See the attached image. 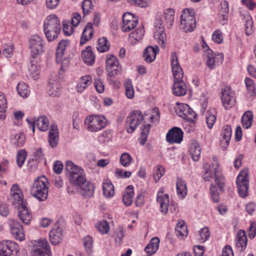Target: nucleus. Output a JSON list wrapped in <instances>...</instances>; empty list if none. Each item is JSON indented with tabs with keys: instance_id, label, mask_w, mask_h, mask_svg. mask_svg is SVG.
<instances>
[{
	"instance_id": "nucleus-1",
	"label": "nucleus",
	"mask_w": 256,
	"mask_h": 256,
	"mask_svg": "<svg viewBox=\"0 0 256 256\" xmlns=\"http://www.w3.org/2000/svg\"><path fill=\"white\" fill-rule=\"evenodd\" d=\"M44 31L48 42H52L58 38L61 31V24L57 16L50 14L46 18L44 24Z\"/></svg>"
},
{
	"instance_id": "nucleus-2",
	"label": "nucleus",
	"mask_w": 256,
	"mask_h": 256,
	"mask_svg": "<svg viewBox=\"0 0 256 256\" xmlns=\"http://www.w3.org/2000/svg\"><path fill=\"white\" fill-rule=\"evenodd\" d=\"M48 182L44 176L36 178L30 190L32 195L39 201H44L48 198Z\"/></svg>"
},
{
	"instance_id": "nucleus-3",
	"label": "nucleus",
	"mask_w": 256,
	"mask_h": 256,
	"mask_svg": "<svg viewBox=\"0 0 256 256\" xmlns=\"http://www.w3.org/2000/svg\"><path fill=\"white\" fill-rule=\"evenodd\" d=\"M194 11L192 8L183 10L181 16L180 28L184 32H191L196 26Z\"/></svg>"
},
{
	"instance_id": "nucleus-4",
	"label": "nucleus",
	"mask_w": 256,
	"mask_h": 256,
	"mask_svg": "<svg viewBox=\"0 0 256 256\" xmlns=\"http://www.w3.org/2000/svg\"><path fill=\"white\" fill-rule=\"evenodd\" d=\"M84 124L88 131L96 132L106 126V120L102 115H90L85 118Z\"/></svg>"
},
{
	"instance_id": "nucleus-5",
	"label": "nucleus",
	"mask_w": 256,
	"mask_h": 256,
	"mask_svg": "<svg viewBox=\"0 0 256 256\" xmlns=\"http://www.w3.org/2000/svg\"><path fill=\"white\" fill-rule=\"evenodd\" d=\"M28 45L32 58H36L44 52V40L38 34L30 36L28 40Z\"/></svg>"
},
{
	"instance_id": "nucleus-6",
	"label": "nucleus",
	"mask_w": 256,
	"mask_h": 256,
	"mask_svg": "<svg viewBox=\"0 0 256 256\" xmlns=\"http://www.w3.org/2000/svg\"><path fill=\"white\" fill-rule=\"evenodd\" d=\"M174 11L172 8H168L163 13L158 12L156 16V26H160L164 27L166 26L170 28L174 20Z\"/></svg>"
},
{
	"instance_id": "nucleus-7",
	"label": "nucleus",
	"mask_w": 256,
	"mask_h": 256,
	"mask_svg": "<svg viewBox=\"0 0 256 256\" xmlns=\"http://www.w3.org/2000/svg\"><path fill=\"white\" fill-rule=\"evenodd\" d=\"M236 184L240 196L242 198L247 196L248 190V168L240 171L237 177Z\"/></svg>"
},
{
	"instance_id": "nucleus-8",
	"label": "nucleus",
	"mask_w": 256,
	"mask_h": 256,
	"mask_svg": "<svg viewBox=\"0 0 256 256\" xmlns=\"http://www.w3.org/2000/svg\"><path fill=\"white\" fill-rule=\"evenodd\" d=\"M144 116L139 110L133 111L126 118V130L128 133L133 132L138 126L144 120Z\"/></svg>"
},
{
	"instance_id": "nucleus-9",
	"label": "nucleus",
	"mask_w": 256,
	"mask_h": 256,
	"mask_svg": "<svg viewBox=\"0 0 256 256\" xmlns=\"http://www.w3.org/2000/svg\"><path fill=\"white\" fill-rule=\"evenodd\" d=\"M31 254L32 256H51V251L48 243L45 239L36 241L33 245Z\"/></svg>"
},
{
	"instance_id": "nucleus-10",
	"label": "nucleus",
	"mask_w": 256,
	"mask_h": 256,
	"mask_svg": "<svg viewBox=\"0 0 256 256\" xmlns=\"http://www.w3.org/2000/svg\"><path fill=\"white\" fill-rule=\"evenodd\" d=\"M106 69L108 72V76L113 78L120 74L122 68L117 58L112 54L106 56Z\"/></svg>"
},
{
	"instance_id": "nucleus-11",
	"label": "nucleus",
	"mask_w": 256,
	"mask_h": 256,
	"mask_svg": "<svg viewBox=\"0 0 256 256\" xmlns=\"http://www.w3.org/2000/svg\"><path fill=\"white\" fill-rule=\"evenodd\" d=\"M10 192V196L8 200L14 208H18L23 204H26L24 201L22 192L18 184L12 185Z\"/></svg>"
},
{
	"instance_id": "nucleus-12",
	"label": "nucleus",
	"mask_w": 256,
	"mask_h": 256,
	"mask_svg": "<svg viewBox=\"0 0 256 256\" xmlns=\"http://www.w3.org/2000/svg\"><path fill=\"white\" fill-rule=\"evenodd\" d=\"M19 250L14 242H5L0 244V256H18Z\"/></svg>"
},
{
	"instance_id": "nucleus-13",
	"label": "nucleus",
	"mask_w": 256,
	"mask_h": 256,
	"mask_svg": "<svg viewBox=\"0 0 256 256\" xmlns=\"http://www.w3.org/2000/svg\"><path fill=\"white\" fill-rule=\"evenodd\" d=\"M206 64L208 68L212 70L216 65L221 64L224 60L222 54H214L210 49H208L204 54Z\"/></svg>"
},
{
	"instance_id": "nucleus-14",
	"label": "nucleus",
	"mask_w": 256,
	"mask_h": 256,
	"mask_svg": "<svg viewBox=\"0 0 256 256\" xmlns=\"http://www.w3.org/2000/svg\"><path fill=\"white\" fill-rule=\"evenodd\" d=\"M221 99L223 106L226 109H228L234 106L236 99L234 92L227 86L222 89Z\"/></svg>"
},
{
	"instance_id": "nucleus-15",
	"label": "nucleus",
	"mask_w": 256,
	"mask_h": 256,
	"mask_svg": "<svg viewBox=\"0 0 256 256\" xmlns=\"http://www.w3.org/2000/svg\"><path fill=\"white\" fill-rule=\"evenodd\" d=\"M138 23V18L129 12L125 13L122 16L121 29L122 32H128L134 28Z\"/></svg>"
},
{
	"instance_id": "nucleus-16",
	"label": "nucleus",
	"mask_w": 256,
	"mask_h": 256,
	"mask_svg": "<svg viewBox=\"0 0 256 256\" xmlns=\"http://www.w3.org/2000/svg\"><path fill=\"white\" fill-rule=\"evenodd\" d=\"M180 117L188 122H193L196 118V114L187 104H182L176 110Z\"/></svg>"
},
{
	"instance_id": "nucleus-17",
	"label": "nucleus",
	"mask_w": 256,
	"mask_h": 256,
	"mask_svg": "<svg viewBox=\"0 0 256 256\" xmlns=\"http://www.w3.org/2000/svg\"><path fill=\"white\" fill-rule=\"evenodd\" d=\"M171 64L174 81L183 80L184 72L178 64V57L176 52H173L171 56Z\"/></svg>"
},
{
	"instance_id": "nucleus-18",
	"label": "nucleus",
	"mask_w": 256,
	"mask_h": 256,
	"mask_svg": "<svg viewBox=\"0 0 256 256\" xmlns=\"http://www.w3.org/2000/svg\"><path fill=\"white\" fill-rule=\"evenodd\" d=\"M157 202L160 204L161 212L164 215L168 212L169 206V196L164 194V189L162 188L157 194Z\"/></svg>"
},
{
	"instance_id": "nucleus-19",
	"label": "nucleus",
	"mask_w": 256,
	"mask_h": 256,
	"mask_svg": "<svg viewBox=\"0 0 256 256\" xmlns=\"http://www.w3.org/2000/svg\"><path fill=\"white\" fill-rule=\"evenodd\" d=\"M183 138L182 130L178 127L170 129L166 134V140L170 144L180 143Z\"/></svg>"
},
{
	"instance_id": "nucleus-20",
	"label": "nucleus",
	"mask_w": 256,
	"mask_h": 256,
	"mask_svg": "<svg viewBox=\"0 0 256 256\" xmlns=\"http://www.w3.org/2000/svg\"><path fill=\"white\" fill-rule=\"evenodd\" d=\"M12 234L15 238L22 241L24 239L25 236L22 225L16 220H12L10 222Z\"/></svg>"
},
{
	"instance_id": "nucleus-21",
	"label": "nucleus",
	"mask_w": 256,
	"mask_h": 256,
	"mask_svg": "<svg viewBox=\"0 0 256 256\" xmlns=\"http://www.w3.org/2000/svg\"><path fill=\"white\" fill-rule=\"evenodd\" d=\"M59 226L60 224L57 222L50 232V240L54 245L60 243L62 239V230Z\"/></svg>"
},
{
	"instance_id": "nucleus-22",
	"label": "nucleus",
	"mask_w": 256,
	"mask_h": 256,
	"mask_svg": "<svg viewBox=\"0 0 256 256\" xmlns=\"http://www.w3.org/2000/svg\"><path fill=\"white\" fill-rule=\"evenodd\" d=\"M26 120L28 124H30L33 132L34 131L35 125H36L38 129L41 131H46L49 126V121L45 116H40L34 122H30L28 118Z\"/></svg>"
},
{
	"instance_id": "nucleus-23",
	"label": "nucleus",
	"mask_w": 256,
	"mask_h": 256,
	"mask_svg": "<svg viewBox=\"0 0 256 256\" xmlns=\"http://www.w3.org/2000/svg\"><path fill=\"white\" fill-rule=\"evenodd\" d=\"M48 140L50 146L55 148L57 146L59 140V132L56 125L52 124L48 132Z\"/></svg>"
},
{
	"instance_id": "nucleus-24",
	"label": "nucleus",
	"mask_w": 256,
	"mask_h": 256,
	"mask_svg": "<svg viewBox=\"0 0 256 256\" xmlns=\"http://www.w3.org/2000/svg\"><path fill=\"white\" fill-rule=\"evenodd\" d=\"M158 51L159 48L158 46H148L146 47L144 49L143 53L144 60L148 63L154 61Z\"/></svg>"
},
{
	"instance_id": "nucleus-25",
	"label": "nucleus",
	"mask_w": 256,
	"mask_h": 256,
	"mask_svg": "<svg viewBox=\"0 0 256 256\" xmlns=\"http://www.w3.org/2000/svg\"><path fill=\"white\" fill-rule=\"evenodd\" d=\"M92 83V76L87 74L81 76L78 80L76 87V90L78 93L83 92Z\"/></svg>"
},
{
	"instance_id": "nucleus-26",
	"label": "nucleus",
	"mask_w": 256,
	"mask_h": 256,
	"mask_svg": "<svg viewBox=\"0 0 256 256\" xmlns=\"http://www.w3.org/2000/svg\"><path fill=\"white\" fill-rule=\"evenodd\" d=\"M187 92V86L183 80L174 81L172 86L173 94L178 96H184Z\"/></svg>"
},
{
	"instance_id": "nucleus-27",
	"label": "nucleus",
	"mask_w": 256,
	"mask_h": 256,
	"mask_svg": "<svg viewBox=\"0 0 256 256\" xmlns=\"http://www.w3.org/2000/svg\"><path fill=\"white\" fill-rule=\"evenodd\" d=\"M65 170L66 171V174L68 180L84 170L80 167L75 165L70 160L66 162Z\"/></svg>"
},
{
	"instance_id": "nucleus-28",
	"label": "nucleus",
	"mask_w": 256,
	"mask_h": 256,
	"mask_svg": "<svg viewBox=\"0 0 256 256\" xmlns=\"http://www.w3.org/2000/svg\"><path fill=\"white\" fill-rule=\"evenodd\" d=\"M158 28L156 29L154 34L155 40L158 44L163 48L166 46V36L164 32V27L158 26Z\"/></svg>"
},
{
	"instance_id": "nucleus-29",
	"label": "nucleus",
	"mask_w": 256,
	"mask_h": 256,
	"mask_svg": "<svg viewBox=\"0 0 256 256\" xmlns=\"http://www.w3.org/2000/svg\"><path fill=\"white\" fill-rule=\"evenodd\" d=\"M232 134V130L230 126L226 125L223 127L221 136L222 138L220 140L221 146L224 148L228 146Z\"/></svg>"
},
{
	"instance_id": "nucleus-30",
	"label": "nucleus",
	"mask_w": 256,
	"mask_h": 256,
	"mask_svg": "<svg viewBox=\"0 0 256 256\" xmlns=\"http://www.w3.org/2000/svg\"><path fill=\"white\" fill-rule=\"evenodd\" d=\"M18 210V216L22 222L24 224H28L32 219V214L28 208L26 204H23Z\"/></svg>"
},
{
	"instance_id": "nucleus-31",
	"label": "nucleus",
	"mask_w": 256,
	"mask_h": 256,
	"mask_svg": "<svg viewBox=\"0 0 256 256\" xmlns=\"http://www.w3.org/2000/svg\"><path fill=\"white\" fill-rule=\"evenodd\" d=\"M82 58L84 63L88 65H92L95 61V55L92 52L91 46H87L82 52Z\"/></svg>"
},
{
	"instance_id": "nucleus-32",
	"label": "nucleus",
	"mask_w": 256,
	"mask_h": 256,
	"mask_svg": "<svg viewBox=\"0 0 256 256\" xmlns=\"http://www.w3.org/2000/svg\"><path fill=\"white\" fill-rule=\"evenodd\" d=\"M80 187L81 188L80 192L83 196L89 198L93 196L94 187L92 183L86 181Z\"/></svg>"
},
{
	"instance_id": "nucleus-33",
	"label": "nucleus",
	"mask_w": 256,
	"mask_h": 256,
	"mask_svg": "<svg viewBox=\"0 0 256 256\" xmlns=\"http://www.w3.org/2000/svg\"><path fill=\"white\" fill-rule=\"evenodd\" d=\"M247 244V238L245 231L240 230L238 233L236 241V246L240 251L244 250Z\"/></svg>"
},
{
	"instance_id": "nucleus-34",
	"label": "nucleus",
	"mask_w": 256,
	"mask_h": 256,
	"mask_svg": "<svg viewBox=\"0 0 256 256\" xmlns=\"http://www.w3.org/2000/svg\"><path fill=\"white\" fill-rule=\"evenodd\" d=\"M144 30L142 26L136 28L129 35V40L132 44H136L137 42L142 40L144 36Z\"/></svg>"
},
{
	"instance_id": "nucleus-35",
	"label": "nucleus",
	"mask_w": 256,
	"mask_h": 256,
	"mask_svg": "<svg viewBox=\"0 0 256 256\" xmlns=\"http://www.w3.org/2000/svg\"><path fill=\"white\" fill-rule=\"evenodd\" d=\"M160 240L157 237L153 238L144 248V251L149 255L156 252L159 246Z\"/></svg>"
},
{
	"instance_id": "nucleus-36",
	"label": "nucleus",
	"mask_w": 256,
	"mask_h": 256,
	"mask_svg": "<svg viewBox=\"0 0 256 256\" xmlns=\"http://www.w3.org/2000/svg\"><path fill=\"white\" fill-rule=\"evenodd\" d=\"M134 196V190L132 186H128L125 190V192L122 196V200L126 206H130L133 202Z\"/></svg>"
},
{
	"instance_id": "nucleus-37",
	"label": "nucleus",
	"mask_w": 256,
	"mask_h": 256,
	"mask_svg": "<svg viewBox=\"0 0 256 256\" xmlns=\"http://www.w3.org/2000/svg\"><path fill=\"white\" fill-rule=\"evenodd\" d=\"M68 40H62L58 42L56 51V62H60L62 61L66 47L68 45Z\"/></svg>"
},
{
	"instance_id": "nucleus-38",
	"label": "nucleus",
	"mask_w": 256,
	"mask_h": 256,
	"mask_svg": "<svg viewBox=\"0 0 256 256\" xmlns=\"http://www.w3.org/2000/svg\"><path fill=\"white\" fill-rule=\"evenodd\" d=\"M93 35L92 26L90 23H88L86 26L83 30L81 36L80 44L82 45L90 40Z\"/></svg>"
},
{
	"instance_id": "nucleus-39",
	"label": "nucleus",
	"mask_w": 256,
	"mask_h": 256,
	"mask_svg": "<svg viewBox=\"0 0 256 256\" xmlns=\"http://www.w3.org/2000/svg\"><path fill=\"white\" fill-rule=\"evenodd\" d=\"M190 152L192 158L194 161H197L199 160L201 153V148L197 141L194 140L192 143Z\"/></svg>"
},
{
	"instance_id": "nucleus-40",
	"label": "nucleus",
	"mask_w": 256,
	"mask_h": 256,
	"mask_svg": "<svg viewBox=\"0 0 256 256\" xmlns=\"http://www.w3.org/2000/svg\"><path fill=\"white\" fill-rule=\"evenodd\" d=\"M176 186L178 194L182 198H184L187 194V187L186 182L181 178H178Z\"/></svg>"
},
{
	"instance_id": "nucleus-41",
	"label": "nucleus",
	"mask_w": 256,
	"mask_h": 256,
	"mask_svg": "<svg viewBox=\"0 0 256 256\" xmlns=\"http://www.w3.org/2000/svg\"><path fill=\"white\" fill-rule=\"evenodd\" d=\"M69 180L72 184L79 186H80L84 182L87 181L86 180V174L84 170L80 173H78L74 176L70 178Z\"/></svg>"
},
{
	"instance_id": "nucleus-42",
	"label": "nucleus",
	"mask_w": 256,
	"mask_h": 256,
	"mask_svg": "<svg viewBox=\"0 0 256 256\" xmlns=\"http://www.w3.org/2000/svg\"><path fill=\"white\" fill-rule=\"evenodd\" d=\"M25 136L22 132H20L12 136L11 141L16 147L22 146L25 142Z\"/></svg>"
},
{
	"instance_id": "nucleus-43",
	"label": "nucleus",
	"mask_w": 256,
	"mask_h": 256,
	"mask_svg": "<svg viewBox=\"0 0 256 256\" xmlns=\"http://www.w3.org/2000/svg\"><path fill=\"white\" fill-rule=\"evenodd\" d=\"M252 113L250 110H248L243 114L242 122L244 128H248L251 126L252 123Z\"/></svg>"
},
{
	"instance_id": "nucleus-44",
	"label": "nucleus",
	"mask_w": 256,
	"mask_h": 256,
	"mask_svg": "<svg viewBox=\"0 0 256 256\" xmlns=\"http://www.w3.org/2000/svg\"><path fill=\"white\" fill-rule=\"evenodd\" d=\"M102 190L104 194L108 198L112 197L114 193V186L109 181L106 180L103 184Z\"/></svg>"
},
{
	"instance_id": "nucleus-45",
	"label": "nucleus",
	"mask_w": 256,
	"mask_h": 256,
	"mask_svg": "<svg viewBox=\"0 0 256 256\" xmlns=\"http://www.w3.org/2000/svg\"><path fill=\"white\" fill-rule=\"evenodd\" d=\"M213 161L214 162L212 164V166L214 167V169L215 182L216 184L218 186L220 190H222L224 186L223 178L222 177L218 178L216 174V169L217 168L218 166V162L217 161L216 158L213 157Z\"/></svg>"
},
{
	"instance_id": "nucleus-46",
	"label": "nucleus",
	"mask_w": 256,
	"mask_h": 256,
	"mask_svg": "<svg viewBox=\"0 0 256 256\" xmlns=\"http://www.w3.org/2000/svg\"><path fill=\"white\" fill-rule=\"evenodd\" d=\"M16 89L18 94L22 98H26L30 92L28 86L24 82H19Z\"/></svg>"
},
{
	"instance_id": "nucleus-47",
	"label": "nucleus",
	"mask_w": 256,
	"mask_h": 256,
	"mask_svg": "<svg viewBox=\"0 0 256 256\" xmlns=\"http://www.w3.org/2000/svg\"><path fill=\"white\" fill-rule=\"evenodd\" d=\"M110 44L107 39L104 38H100L98 40V44L97 45V50L102 52H107L110 48Z\"/></svg>"
},
{
	"instance_id": "nucleus-48",
	"label": "nucleus",
	"mask_w": 256,
	"mask_h": 256,
	"mask_svg": "<svg viewBox=\"0 0 256 256\" xmlns=\"http://www.w3.org/2000/svg\"><path fill=\"white\" fill-rule=\"evenodd\" d=\"M176 232L177 236H184L187 235V226L184 220L180 221L177 224Z\"/></svg>"
},
{
	"instance_id": "nucleus-49",
	"label": "nucleus",
	"mask_w": 256,
	"mask_h": 256,
	"mask_svg": "<svg viewBox=\"0 0 256 256\" xmlns=\"http://www.w3.org/2000/svg\"><path fill=\"white\" fill-rule=\"evenodd\" d=\"M7 108V101L3 94H0V120H4L6 118L5 112Z\"/></svg>"
},
{
	"instance_id": "nucleus-50",
	"label": "nucleus",
	"mask_w": 256,
	"mask_h": 256,
	"mask_svg": "<svg viewBox=\"0 0 256 256\" xmlns=\"http://www.w3.org/2000/svg\"><path fill=\"white\" fill-rule=\"evenodd\" d=\"M58 86V84L56 82H50L48 86V94L52 96H58L60 94V89Z\"/></svg>"
},
{
	"instance_id": "nucleus-51",
	"label": "nucleus",
	"mask_w": 256,
	"mask_h": 256,
	"mask_svg": "<svg viewBox=\"0 0 256 256\" xmlns=\"http://www.w3.org/2000/svg\"><path fill=\"white\" fill-rule=\"evenodd\" d=\"M126 95L128 98H132L134 96V90L132 82L130 80H126L124 82Z\"/></svg>"
},
{
	"instance_id": "nucleus-52",
	"label": "nucleus",
	"mask_w": 256,
	"mask_h": 256,
	"mask_svg": "<svg viewBox=\"0 0 256 256\" xmlns=\"http://www.w3.org/2000/svg\"><path fill=\"white\" fill-rule=\"evenodd\" d=\"M220 5L221 10L220 11V14L222 17V20H226L228 18V13L229 12L228 2L226 0H224L221 2Z\"/></svg>"
},
{
	"instance_id": "nucleus-53",
	"label": "nucleus",
	"mask_w": 256,
	"mask_h": 256,
	"mask_svg": "<svg viewBox=\"0 0 256 256\" xmlns=\"http://www.w3.org/2000/svg\"><path fill=\"white\" fill-rule=\"evenodd\" d=\"M245 84L250 96H254L256 92L254 81L250 78H246L245 80Z\"/></svg>"
},
{
	"instance_id": "nucleus-54",
	"label": "nucleus",
	"mask_w": 256,
	"mask_h": 256,
	"mask_svg": "<svg viewBox=\"0 0 256 256\" xmlns=\"http://www.w3.org/2000/svg\"><path fill=\"white\" fill-rule=\"evenodd\" d=\"M27 154L25 150H19L17 153L16 162L19 167H22L26 160Z\"/></svg>"
},
{
	"instance_id": "nucleus-55",
	"label": "nucleus",
	"mask_w": 256,
	"mask_h": 256,
	"mask_svg": "<svg viewBox=\"0 0 256 256\" xmlns=\"http://www.w3.org/2000/svg\"><path fill=\"white\" fill-rule=\"evenodd\" d=\"M150 124H148L147 125L144 124L142 126V128L141 132V138L142 140L140 141V143L141 144L144 145L146 140L150 132Z\"/></svg>"
},
{
	"instance_id": "nucleus-56",
	"label": "nucleus",
	"mask_w": 256,
	"mask_h": 256,
	"mask_svg": "<svg viewBox=\"0 0 256 256\" xmlns=\"http://www.w3.org/2000/svg\"><path fill=\"white\" fill-rule=\"evenodd\" d=\"M84 16L88 14L92 10V4L91 0H84L82 4Z\"/></svg>"
},
{
	"instance_id": "nucleus-57",
	"label": "nucleus",
	"mask_w": 256,
	"mask_h": 256,
	"mask_svg": "<svg viewBox=\"0 0 256 256\" xmlns=\"http://www.w3.org/2000/svg\"><path fill=\"white\" fill-rule=\"evenodd\" d=\"M244 18L246 20V35L248 36L252 32L253 21L251 16L250 15H247Z\"/></svg>"
},
{
	"instance_id": "nucleus-58",
	"label": "nucleus",
	"mask_w": 256,
	"mask_h": 256,
	"mask_svg": "<svg viewBox=\"0 0 256 256\" xmlns=\"http://www.w3.org/2000/svg\"><path fill=\"white\" fill-rule=\"evenodd\" d=\"M132 161V156L128 153H123L120 158V162L124 166H128Z\"/></svg>"
},
{
	"instance_id": "nucleus-59",
	"label": "nucleus",
	"mask_w": 256,
	"mask_h": 256,
	"mask_svg": "<svg viewBox=\"0 0 256 256\" xmlns=\"http://www.w3.org/2000/svg\"><path fill=\"white\" fill-rule=\"evenodd\" d=\"M206 121L208 126L210 128L212 127L216 120V114L211 111H208L206 113Z\"/></svg>"
},
{
	"instance_id": "nucleus-60",
	"label": "nucleus",
	"mask_w": 256,
	"mask_h": 256,
	"mask_svg": "<svg viewBox=\"0 0 256 256\" xmlns=\"http://www.w3.org/2000/svg\"><path fill=\"white\" fill-rule=\"evenodd\" d=\"M97 230L102 234H106L109 230V226L108 223L105 221H102L98 224L96 226Z\"/></svg>"
},
{
	"instance_id": "nucleus-61",
	"label": "nucleus",
	"mask_w": 256,
	"mask_h": 256,
	"mask_svg": "<svg viewBox=\"0 0 256 256\" xmlns=\"http://www.w3.org/2000/svg\"><path fill=\"white\" fill-rule=\"evenodd\" d=\"M199 235L200 236V240L202 242H205L210 236V232L208 228L204 227L202 228L200 232Z\"/></svg>"
},
{
	"instance_id": "nucleus-62",
	"label": "nucleus",
	"mask_w": 256,
	"mask_h": 256,
	"mask_svg": "<svg viewBox=\"0 0 256 256\" xmlns=\"http://www.w3.org/2000/svg\"><path fill=\"white\" fill-rule=\"evenodd\" d=\"M84 245L85 247L86 250L88 253L92 252V240L90 236H86L84 238Z\"/></svg>"
},
{
	"instance_id": "nucleus-63",
	"label": "nucleus",
	"mask_w": 256,
	"mask_h": 256,
	"mask_svg": "<svg viewBox=\"0 0 256 256\" xmlns=\"http://www.w3.org/2000/svg\"><path fill=\"white\" fill-rule=\"evenodd\" d=\"M14 52V46L12 44H5L4 46L2 54L6 58H10L12 56Z\"/></svg>"
},
{
	"instance_id": "nucleus-64",
	"label": "nucleus",
	"mask_w": 256,
	"mask_h": 256,
	"mask_svg": "<svg viewBox=\"0 0 256 256\" xmlns=\"http://www.w3.org/2000/svg\"><path fill=\"white\" fill-rule=\"evenodd\" d=\"M212 40L218 44H222L223 42V36L220 30H216L212 35Z\"/></svg>"
}]
</instances>
